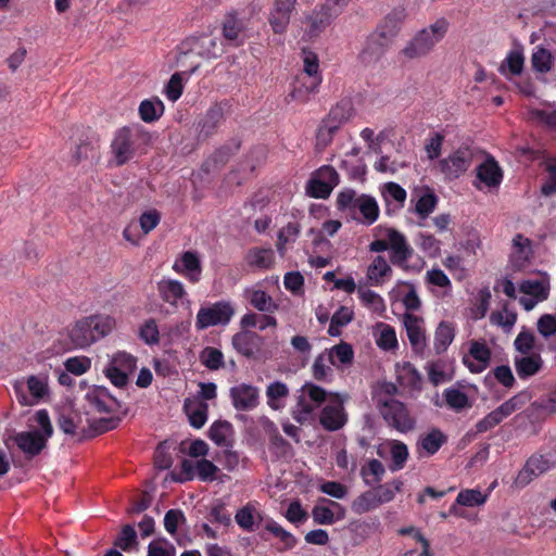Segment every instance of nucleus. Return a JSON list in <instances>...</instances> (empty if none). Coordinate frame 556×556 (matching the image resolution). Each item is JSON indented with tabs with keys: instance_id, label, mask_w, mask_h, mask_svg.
<instances>
[{
	"instance_id": "nucleus-38",
	"label": "nucleus",
	"mask_w": 556,
	"mask_h": 556,
	"mask_svg": "<svg viewBox=\"0 0 556 556\" xmlns=\"http://www.w3.org/2000/svg\"><path fill=\"white\" fill-rule=\"evenodd\" d=\"M379 213L380 210L377 200L370 194L361 193V200L356 207L357 219L355 220L363 225L370 226L377 222Z\"/></svg>"
},
{
	"instance_id": "nucleus-33",
	"label": "nucleus",
	"mask_w": 556,
	"mask_h": 556,
	"mask_svg": "<svg viewBox=\"0 0 556 556\" xmlns=\"http://www.w3.org/2000/svg\"><path fill=\"white\" fill-rule=\"evenodd\" d=\"M47 438L37 430L23 431L16 434L15 442L21 451L29 457L37 456L46 447Z\"/></svg>"
},
{
	"instance_id": "nucleus-46",
	"label": "nucleus",
	"mask_w": 556,
	"mask_h": 556,
	"mask_svg": "<svg viewBox=\"0 0 556 556\" xmlns=\"http://www.w3.org/2000/svg\"><path fill=\"white\" fill-rule=\"evenodd\" d=\"M245 260L251 267L268 269L275 262V253L270 248H253L249 250Z\"/></svg>"
},
{
	"instance_id": "nucleus-56",
	"label": "nucleus",
	"mask_w": 556,
	"mask_h": 556,
	"mask_svg": "<svg viewBox=\"0 0 556 556\" xmlns=\"http://www.w3.org/2000/svg\"><path fill=\"white\" fill-rule=\"evenodd\" d=\"M525 56L521 50L514 49L508 52L505 60L500 66L501 74L507 76L508 74L517 76L523 71Z\"/></svg>"
},
{
	"instance_id": "nucleus-17",
	"label": "nucleus",
	"mask_w": 556,
	"mask_h": 556,
	"mask_svg": "<svg viewBox=\"0 0 556 556\" xmlns=\"http://www.w3.org/2000/svg\"><path fill=\"white\" fill-rule=\"evenodd\" d=\"M503 177L504 174L498 162L489 154L476 168L473 186L479 190L483 188H488L489 190L497 189L503 181Z\"/></svg>"
},
{
	"instance_id": "nucleus-27",
	"label": "nucleus",
	"mask_w": 556,
	"mask_h": 556,
	"mask_svg": "<svg viewBox=\"0 0 556 556\" xmlns=\"http://www.w3.org/2000/svg\"><path fill=\"white\" fill-rule=\"evenodd\" d=\"M173 270L184 276L190 283L199 282L202 275V264L198 253L193 251L184 252L175 260Z\"/></svg>"
},
{
	"instance_id": "nucleus-15",
	"label": "nucleus",
	"mask_w": 556,
	"mask_h": 556,
	"mask_svg": "<svg viewBox=\"0 0 556 556\" xmlns=\"http://www.w3.org/2000/svg\"><path fill=\"white\" fill-rule=\"evenodd\" d=\"M339 9L331 8L326 2L314 8V10L304 17L305 34L308 38H316L329 27L332 22L339 17Z\"/></svg>"
},
{
	"instance_id": "nucleus-1",
	"label": "nucleus",
	"mask_w": 556,
	"mask_h": 556,
	"mask_svg": "<svg viewBox=\"0 0 556 556\" xmlns=\"http://www.w3.org/2000/svg\"><path fill=\"white\" fill-rule=\"evenodd\" d=\"M346 399L344 394L327 392L313 382H306L298 396L293 417L300 422L305 421L315 409L328 402L320 412L319 424L327 431H338L348 422V414L343 405Z\"/></svg>"
},
{
	"instance_id": "nucleus-39",
	"label": "nucleus",
	"mask_w": 556,
	"mask_h": 556,
	"mask_svg": "<svg viewBox=\"0 0 556 556\" xmlns=\"http://www.w3.org/2000/svg\"><path fill=\"white\" fill-rule=\"evenodd\" d=\"M396 379L397 382L409 390L420 391L422 386V378L416 367L409 362H403L396 365Z\"/></svg>"
},
{
	"instance_id": "nucleus-47",
	"label": "nucleus",
	"mask_w": 556,
	"mask_h": 556,
	"mask_svg": "<svg viewBox=\"0 0 556 556\" xmlns=\"http://www.w3.org/2000/svg\"><path fill=\"white\" fill-rule=\"evenodd\" d=\"M258 339L260 337L255 332L241 331L232 337V345L238 353L250 357L257 349Z\"/></svg>"
},
{
	"instance_id": "nucleus-40",
	"label": "nucleus",
	"mask_w": 556,
	"mask_h": 556,
	"mask_svg": "<svg viewBox=\"0 0 556 556\" xmlns=\"http://www.w3.org/2000/svg\"><path fill=\"white\" fill-rule=\"evenodd\" d=\"M425 370L427 371L429 381L433 386H439L453 379V371L446 359L439 358L430 361L426 364Z\"/></svg>"
},
{
	"instance_id": "nucleus-53",
	"label": "nucleus",
	"mask_w": 556,
	"mask_h": 556,
	"mask_svg": "<svg viewBox=\"0 0 556 556\" xmlns=\"http://www.w3.org/2000/svg\"><path fill=\"white\" fill-rule=\"evenodd\" d=\"M245 294L250 304L260 312L274 313L278 307L271 296L263 290L250 289Z\"/></svg>"
},
{
	"instance_id": "nucleus-60",
	"label": "nucleus",
	"mask_w": 556,
	"mask_h": 556,
	"mask_svg": "<svg viewBox=\"0 0 556 556\" xmlns=\"http://www.w3.org/2000/svg\"><path fill=\"white\" fill-rule=\"evenodd\" d=\"M520 292L531 295L536 301H544L548 296V283L540 279L523 280L519 287Z\"/></svg>"
},
{
	"instance_id": "nucleus-35",
	"label": "nucleus",
	"mask_w": 556,
	"mask_h": 556,
	"mask_svg": "<svg viewBox=\"0 0 556 556\" xmlns=\"http://www.w3.org/2000/svg\"><path fill=\"white\" fill-rule=\"evenodd\" d=\"M388 447L390 454L389 469L392 472L402 470L408 459L409 453L407 445L399 440H389L378 450L379 456H383L382 450Z\"/></svg>"
},
{
	"instance_id": "nucleus-29",
	"label": "nucleus",
	"mask_w": 556,
	"mask_h": 556,
	"mask_svg": "<svg viewBox=\"0 0 556 556\" xmlns=\"http://www.w3.org/2000/svg\"><path fill=\"white\" fill-rule=\"evenodd\" d=\"M381 198L384 202L386 214L392 216L399 213L405 204L407 192L396 182H386L380 187Z\"/></svg>"
},
{
	"instance_id": "nucleus-3",
	"label": "nucleus",
	"mask_w": 556,
	"mask_h": 556,
	"mask_svg": "<svg viewBox=\"0 0 556 556\" xmlns=\"http://www.w3.org/2000/svg\"><path fill=\"white\" fill-rule=\"evenodd\" d=\"M374 240L369 251L381 253L390 251V262L402 269H407V263L414 255V249L404 233L393 227L378 225L372 229Z\"/></svg>"
},
{
	"instance_id": "nucleus-59",
	"label": "nucleus",
	"mask_w": 556,
	"mask_h": 556,
	"mask_svg": "<svg viewBox=\"0 0 556 556\" xmlns=\"http://www.w3.org/2000/svg\"><path fill=\"white\" fill-rule=\"evenodd\" d=\"M185 410L188 415L190 425L195 429H201L206 420L208 414V406L205 403H185Z\"/></svg>"
},
{
	"instance_id": "nucleus-32",
	"label": "nucleus",
	"mask_w": 556,
	"mask_h": 556,
	"mask_svg": "<svg viewBox=\"0 0 556 556\" xmlns=\"http://www.w3.org/2000/svg\"><path fill=\"white\" fill-rule=\"evenodd\" d=\"M543 365L544 362L539 353L515 355L514 357V366L517 376L521 380H528L538 375L542 370Z\"/></svg>"
},
{
	"instance_id": "nucleus-48",
	"label": "nucleus",
	"mask_w": 556,
	"mask_h": 556,
	"mask_svg": "<svg viewBox=\"0 0 556 556\" xmlns=\"http://www.w3.org/2000/svg\"><path fill=\"white\" fill-rule=\"evenodd\" d=\"M301 230L302 225L298 220L289 222L279 230L276 248L281 256H283L286 253V245L294 243L299 238Z\"/></svg>"
},
{
	"instance_id": "nucleus-4",
	"label": "nucleus",
	"mask_w": 556,
	"mask_h": 556,
	"mask_svg": "<svg viewBox=\"0 0 556 556\" xmlns=\"http://www.w3.org/2000/svg\"><path fill=\"white\" fill-rule=\"evenodd\" d=\"M115 327V319L109 315H91L77 320L68 330L74 348L86 349L106 337Z\"/></svg>"
},
{
	"instance_id": "nucleus-2",
	"label": "nucleus",
	"mask_w": 556,
	"mask_h": 556,
	"mask_svg": "<svg viewBox=\"0 0 556 556\" xmlns=\"http://www.w3.org/2000/svg\"><path fill=\"white\" fill-rule=\"evenodd\" d=\"M151 135L141 125L132 124L118 128L110 144L109 165L121 167L147 152Z\"/></svg>"
},
{
	"instance_id": "nucleus-49",
	"label": "nucleus",
	"mask_w": 556,
	"mask_h": 556,
	"mask_svg": "<svg viewBox=\"0 0 556 556\" xmlns=\"http://www.w3.org/2000/svg\"><path fill=\"white\" fill-rule=\"evenodd\" d=\"M455 338V327L448 321H441L435 329L433 348L437 354L447 350Z\"/></svg>"
},
{
	"instance_id": "nucleus-14",
	"label": "nucleus",
	"mask_w": 556,
	"mask_h": 556,
	"mask_svg": "<svg viewBox=\"0 0 556 556\" xmlns=\"http://www.w3.org/2000/svg\"><path fill=\"white\" fill-rule=\"evenodd\" d=\"M229 108L227 101L212 104L197 122V140L205 141L215 135L226 119V112Z\"/></svg>"
},
{
	"instance_id": "nucleus-34",
	"label": "nucleus",
	"mask_w": 556,
	"mask_h": 556,
	"mask_svg": "<svg viewBox=\"0 0 556 556\" xmlns=\"http://www.w3.org/2000/svg\"><path fill=\"white\" fill-rule=\"evenodd\" d=\"M553 468L547 458L542 454L532 455L526 463L525 467L519 471L517 483L521 485L528 484L534 477H538Z\"/></svg>"
},
{
	"instance_id": "nucleus-64",
	"label": "nucleus",
	"mask_w": 556,
	"mask_h": 556,
	"mask_svg": "<svg viewBox=\"0 0 556 556\" xmlns=\"http://www.w3.org/2000/svg\"><path fill=\"white\" fill-rule=\"evenodd\" d=\"M403 535H409L416 543L420 545V551L409 549L403 556H432L430 553V544L428 540L421 534V532L413 527L403 528L400 530Z\"/></svg>"
},
{
	"instance_id": "nucleus-31",
	"label": "nucleus",
	"mask_w": 556,
	"mask_h": 556,
	"mask_svg": "<svg viewBox=\"0 0 556 556\" xmlns=\"http://www.w3.org/2000/svg\"><path fill=\"white\" fill-rule=\"evenodd\" d=\"M235 521L245 532L257 530L263 521V514L258 509V504L256 502H248L240 507L235 515Z\"/></svg>"
},
{
	"instance_id": "nucleus-54",
	"label": "nucleus",
	"mask_w": 556,
	"mask_h": 556,
	"mask_svg": "<svg viewBox=\"0 0 556 556\" xmlns=\"http://www.w3.org/2000/svg\"><path fill=\"white\" fill-rule=\"evenodd\" d=\"M353 115L354 108L352 102L344 99L330 109L326 118H328V122H333L338 126L342 127L352 118Z\"/></svg>"
},
{
	"instance_id": "nucleus-9",
	"label": "nucleus",
	"mask_w": 556,
	"mask_h": 556,
	"mask_svg": "<svg viewBox=\"0 0 556 556\" xmlns=\"http://www.w3.org/2000/svg\"><path fill=\"white\" fill-rule=\"evenodd\" d=\"M49 379L45 374L31 375L13 386L16 400L23 406H34L49 395Z\"/></svg>"
},
{
	"instance_id": "nucleus-61",
	"label": "nucleus",
	"mask_w": 556,
	"mask_h": 556,
	"mask_svg": "<svg viewBox=\"0 0 556 556\" xmlns=\"http://www.w3.org/2000/svg\"><path fill=\"white\" fill-rule=\"evenodd\" d=\"M384 473L386 468L378 459L368 460L361 469V476L367 485H374L381 482Z\"/></svg>"
},
{
	"instance_id": "nucleus-7",
	"label": "nucleus",
	"mask_w": 556,
	"mask_h": 556,
	"mask_svg": "<svg viewBox=\"0 0 556 556\" xmlns=\"http://www.w3.org/2000/svg\"><path fill=\"white\" fill-rule=\"evenodd\" d=\"M177 61L182 63L189 54H197L206 60L217 59L224 53V43L212 31H197L186 37L178 46Z\"/></svg>"
},
{
	"instance_id": "nucleus-19",
	"label": "nucleus",
	"mask_w": 556,
	"mask_h": 556,
	"mask_svg": "<svg viewBox=\"0 0 556 556\" xmlns=\"http://www.w3.org/2000/svg\"><path fill=\"white\" fill-rule=\"evenodd\" d=\"M491 358V349L484 340H471L468 352L463 356V364L471 374H481L490 366Z\"/></svg>"
},
{
	"instance_id": "nucleus-37",
	"label": "nucleus",
	"mask_w": 556,
	"mask_h": 556,
	"mask_svg": "<svg viewBox=\"0 0 556 556\" xmlns=\"http://www.w3.org/2000/svg\"><path fill=\"white\" fill-rule=\"evenodd\" d=\"M446 442V437L439 429H432L430 432L421 434L417 441L416 448L419 457H429L434 455Z\"/></svg>"
},
{
	"instance_id": "nucleus-24",
	"label": "nucleus",
	"mask_w": 556,
	"mask_h": 556,
	"mask_svg": "<svg viewBox=\"0 0 556 556\" xmlns=\"http://www.w3.org/2000/svg\"><path fill=\"white\" fill-rule=\"evenodd\" d=\"M90 409L97 413H116L121 408L119 401L104 387L94 386L85 395Z\"/></svg>"
},
{
	"instance_id": "nucleus-52",
	"label": "nucleus",
	"mask_w": 556,
	"mask_h": 556,
	"mask_svg": "<svg viewBox=\"0 0 556 556\" xmlns=\"http://www.w3.org/2000/svg\"><path fill=\"white\" fill-rule=\"evenodd\" d=\"M554 55L543 46H536L531 55V65L534 72L546 74L552 71Z\"/></svg>"
},
{
	"instance_id": "nucleus-21",
	"label": "nucleus",
	"mask_w": 556,
	"mask_h": 556,
	"mask_svg": "<svg viewBox=\"0 0 556 556\" xmlns=\"http://www.w3.org/2000/svg\"><path fill=\"white\" fill-rule=\"evenodd\" d=\"M438 202V197L429 188L415 191L412 194L409 211L416 214V224L419 227H425L427 225V219L430 216V214L435 210Z\"/></svg>"
},
{
	"instance_id": "nucleus-26",
	"label": "nucleus",
	"mask_w": 556,
	"mask_h": 556,
	"mask_svg": "<svg viewBox=\"0 0 556 556\" xmlns=\"http://www.w3.org/2000/svg\"><path fill=\"white\" fill-rule=\"evenodd\" d=\"M403 324L412 345L413 351L418 355H424L427 348V337L424 327V319L414 313L406 312L403 315Z\"/></svg>"
},
{
	"instance_id": "nucleus-8",
	"label": "nucleus",
	"mask_w": 556,
	"mask_h": 556,
	"mask_svg": "<svg viewBox=\"0 0 556 556\" xmlns=\"http://www.w3.org/2000/svg\"><path fill=\"white\" fill-rule=\"evenodd\" d=\"M377 408L387 425L396 431L407 433L415 429L416 420L403 402L394 397L379 396Z\"/></svg>"
},
{
	"instance_id": "nucleus-28",
	"label": "nucleus",
	"mask_w": 556,
	"mask_h": 556,
	"mask_svg": "<svg viewBox=\"0 0 556 556\" xmlns=\"http://www.w3.org/2000/svg\"><path fill=\"white\" fill-rule=\"evenodd\" d=\"M390 45L371 31L365 39L358 52L357 60L361 64L368 66L380 61Z\"/></svg>"
},
{
	"instance_id": "nucleus-16",
	"label": "nucleus",
	"mask_w": 556,
	"mask_h": 556,
	"mask_svg": "<svg viewBox=\"0 0 556 556\" xmlns=\"http://www.w3.org/2000/svg\"><path fill=\"white\" fill-rule=\"evenodd\" d=\"M346 516V509L340 503L327 497H319L312 509L314 523L320 526H331Z\"/></svg>"
},
{
	"instance_id": "nucleus-5",
	"label": "nucleus",
	"mask_w": 556,
	"mask_h": 556,
	"mask_svg": "<svg viewBox=\"0 0 556 556\" xmlns=\"http://www.w3.org/2000/svg\"><path fill=\"white\" fill-rule=\"evenodd\" d=\"M448 28L450 22L446 18H437L429 26L418 30L401 50V54L408 60L427 56L443 40Z\"/></svg>"
},
{
	"instance_id": "nucleus-36",
	"label": "nucleus",
	"mask_w": 556,
	"mask_h": 556,
	"mask_svg": "<svg viewBox=\"0 0 556 556\" xmlns=\"http://www.w3.org/2000/svg\"><path fill=\"white\" fill-rule=\"evenodd\" d=\"M393 270L384 256H376L367 267L366 278L371 286H382L392 278Z\"/></svg>"
},
{
	"instance_id": "nucleus-22",
	"label": "nucleus",
	"mask_w": 556,
	"mask_h": 556,
	"mask_svg": "<svg viewBox=\"0 0 556 556\" xmlns=\"http://www.w3.org/2000/svg\"><path fill=\"white\" fill-rule=\"evenodd\" d=\"M406 17L407 13L404 8H395L377 24L374 33L391 46L400 34Z\"/></svg>"
},
{
	"instance_id": "nucleus-13",
	"label": "nucleus",
	"mask_w": 556,
	"mask_h": 556,
	"mask_svg": "<svg viewBox=\"0 0 556 556\" xmlns=\"http://www.w3.org/2000/svg\"><path fill=\"white\" fill-rule=\"evenodd\" d=\"M235 315V307L229 301H218L210 306L201 307L197 314L195 327L199 330L217 325H228Z\"/></svg>"
},
{
	"instance_id": "nucleus-20",
	"label": "nucleus",
	"mask_w": 556,
	"mask_h": 556,
	"mask_svg": "<svg viewBox=\"0 0 556 556\" xmlns=\"http://www.w3.org/2000/svg\"><path fill=\"white\" fill-rule=\"evenodd\" d=\"M222 36L225 47L239 48L245 41V27L243 21L235 10L228 11L222 21Z\"/></svg>"
},
{
	"instance_id": "nucleus-58",
	"label": "nucleus",
	"mask_w": 556,
	"mask_h": 556,
	"mask_svg": "<svg viewBox=\"0 0 556 556\" xmlns=\"http://www.w3.org/2000/svg\"><path fill=\"white\" fill-rule=\"evenodd\" d=\"M357 294L362 304L372 313L382 315L386 312L384 300L377 292L361 287L357 289Z\"/></svg>"
},
{
	"instance_id": "nucleus-62",
	"label": "nucleus",
	"mask_w": 556,
	"mask_h": 556,
	"mask_svg": "<svg viewBox=\"0 0 556 556\" xmlns=\"http://www.w3.org/2000/svg\"><path fill=\"white\" fill-rule=\"evenodd\" d=\"M340 128L333 122H328V118H323L316 132V147L320 150L328 147Z\"/></svg>"
},
{
	"instance_id": "nucleus-23",
	"label": "nucleus",
	"mask_w": 556,
	"mask_h": 556,
	"mask_svg": "<svg viewBox=\"0 0 556 556\" xmlns=\"http://www.w3.org/2000/svg\"><path fill=\"white\" fill-rule=\"evenodd\" d=\"M232 406L238 412H250L260 404V390L248 383H239L229 390Z\"/></svg>"
},
{
	"instance_id": "nucleus-57",
	"label": "nucleus",
	"mask_w": 556,
	"mask_h": 556,
	"mask_svg": "<svg viewBox=\"0 0 556 556\" xmlns=\"http://www.w3.org/2000/svg\"><path fill=\"white\" fill-rule=\"evenodd\" d=\"M330 354L334 367L338 369L351 365L354 359V351L352 345L341 341L339 344L332 346L331 349H325Z\"/></svg>"
},
{
	"instance_id": "nucleus-43",
	"label": "nucleus",
	"mask_w": 556,
	"mask_h": 556,
	"mask_svg": "<svg viewBox=\"0 0 556 556\" xmlns=\"http://www.w3.org/2000/svg\"><path fill=\"white\" fill-rule=\"evenodd\" d=\"M334 363L328 353L324 350L316 356L312 365V376L315 380L320 382H331L333 379Z\"/></svg>"
},
{
	"instance_id": "nucleus-55",
	"label": "nucleus",
	"mask_w": 556,
	"mask_h": 556,
	"mask_svg": "<svg viewBox=\"0 0 556 556\" xmlns=\"http://www.w3.org/2000/svg\"><path fill=\"white\" fill-rule=\"evenodd\" d=\"M527 116L533 123L556 129V109L552 104H547L543 109L531 108L528 110Z\"/></svg>"
},
{
	"instance_id": "nucleus-12",
	"label": "nucleus",
	"mask_w": 556,
	"mask_h": 556,
	"mask_svg": "<svg viewBox=\"0 0 556 556\" xmlns=\"http://www.w3.org/2000/svg\"><path fill=\"white\" fill-rule=\"evenodd\" d=\"M528 401L529 395L527 392H521L511 396L477 422V432L483 433L495 428L504 419L522 408Z\"/></svg>"
},
{
	"instance_id": "nucleus-50",
	"label": "nucleus",
	"mask_w": 556,
	"mask_h": 556,
	"mask_svg": "<svg viewBox=\"0 0 556 556\" xmlns=\"http://www.w3.org/2000/svg\"><path fill=\"white\" fill-rule=\"evenodd\" d=\"M289 395V389L286 383L275 381L267 386V404L273 409H281L286 406V400Z\"/></svg>"
},
{
	"instance_id": "nucleus-30",
	"label": "nucleus",
	"mask_w": 556,
	"mask_h": 556,
	"mask_svg": "<svg viewBox=\"0 0 556 556\" xmlns=\"http://www.w3.org/2000/svg\"><path fill=\"white\" fill-rule=\"evenodd\" d=\"M536 330L542 339L539 349L556 354V315L543 314L536 321Z\"/></svg>"
},
{
	"instance_id": "nucleus-44",
	"label": "nucleus",
	"mask_w": 556,
	"mask_h": 556,
	"mask_svg": "<svg viewBox=\"0 0 556 556\" xmlns=\"http://www.w3.org/2000/svg\"><path fill=\"white\" fill-rule=\"evenodd\" d=\"M495 483H493L486 493H482L478 489H466L462 490L455 501V504L451 507L450 511L454 513L455 505L466 506V507H475V506H481L486 501L488 497L494 488Z\"/></svg>"
},
{
	"instance_id": "nucleus-45",
	"label": "nucleus",
	"mask_w": 556,
	"mask_h": 556,
	"mask_svg": "<svg viewBox=\"0 0 556 556\" xmlns=\"http://www.w3.org/2000/svg\"><path fill=\"white\" fill-rule=\"evenodd\" d=\"M359 200L361 194H358L354 189L344 188L338 193L336 205L338 211L346 213L353 219H357L356 207Z\"/></svg>"
},
{
	"instance_id": "nucleus-63",
	"label": "nucleus",
	"mask_w": 556,
	"mask_h": 556,
	"mask_svg": "<svg viewBox=\"0 0 556 556\" xmlns=\"http://www.w3.org/2000/svg\"><path fill=\"white\" fill-rule=\"evenodd\" d=\"M265 529L277 539H279L280 543L282 544L281 549H292L298 543L296 538L291 532L287 531L273 519L266 522Z\"/></svg>"
},
{
	"instance_id": "nucleus-6",
	"label": "nucleus",
	"mask_w": 556,
	"mask_h": 556,
	"mask_svg": "<svg viewBox=\"0 0 556 556\" xmlns=\"http://www.w3.org/2000/svg\"><path fill=\"white\" fill-rule=\"evenodd\" d=\"M302 55L303 71L296 76L289 97L292 100L304 103L318 91L323 81V75L319 68V58L314 51L303 49Z\"/></svg>"
},
{
	"instance_id": "nucleus-18",
	"label": "nucleus",
	"mask_w": 556,
	"mask_h": 556,
	"mask_svg": "<svg viewBox=\"0 0 556 556\" xmlns=\"http://www.w3.org/2000/svg\"><path fill=\"white\" fill-rule=\"evenodd\" d=\"M298 0H273L267 22L275 34H285L295 11Z\"/></svg>"
},
{
	"instance_id": "nucleus-25",
	"label": "nucleus",
	"mask_w": 556,
	"mask_h": 556,
	"mask_svg": "<svg viewBox=\"0 0 556 556\" xmlns=\"http://www.w3.org/2000/svg\"><path fill=\"white\" fill-rule=\"evenodd\" d=\"M160 299L172 307H179L189 303L188 293L181 281L172 278H162L156 283Z\"/></svg>"
},
{
	"instance_id": "nucleus-10",
	"label": "nucleus",
	"mask_w": 556,
	"mask_h": 556,
	"mask_svg": "<svg viewBox=\"0 0 556 556\" xmlns=\"http://www.w3.org/2000/svg\"><path fill=\"white\" fill-rule=\"evenodd\" d=\"M340 184V175L331 165H323L315 169L306 182V194L314 199H328L332 190Z\"/></svg>"
},
{
	"instance_id": "nucleus-41",
	"label": "nucleus",
	"mask_w": 556,
	"mask_h": 556,
	"mask_svg": "<svg viewBox=\"0 0 556 556\" xmlns=\"http://www.w3.org/2000/svg\"><path fill=\"white\" fill-rule=\"evenodd\" d=\"M233 427L227 420H216L208 429V438L222 447H230L233 443Z\"/></svg>"
},
{
	"instance_id": "nucleus-11",
	"label": "nucleus",
	"mask_w": 556,
	"mask_h": 556,
	"mask_svg": "<svg viewBox=\"0 0 556 556\" xmlns=\"http://www.w3.org/2000/svg\"><path fill=\"white\" fill-rule=\"evenodd\" d=\"M475 149L464 144L441 159L438 163L440 172L447 180H455L463 176L471 166Z\"/></svg>"
},
{
	"instance_id": "nucleus-51",
	"label": "nucleus",
	"mask_w": 556,
	"mask_h": 556,
	"mask_svg": "<svg viewBox=\"0 0 556 556\" xmlns=\"http://www.w3.org/2000/svg\"><path fill=\"white\" fill-rule=\"evenodd\" d=\"M164 103L157 98L146 99L139 105V116L146 123L157 121L164 113Z\"/></svg>"
},
{
	"instance_id": "nucleus-42",
	"label": "nucleus",
	"mask_w": 556,
	"mask_h": 556,
	"mask_svg": "<svg viewBox=\"0 0 556 556\" xmlns=\"http://www.w3.org/2000/svg\"><path fill=\"white\" fill-rule=\"evenodd\" d=\"M372 334L379 349L383 351H393L397 349L399 343L395 329L391 325L382 321L377 323L374 327Z\"/></svg>"
}]
</instances>
